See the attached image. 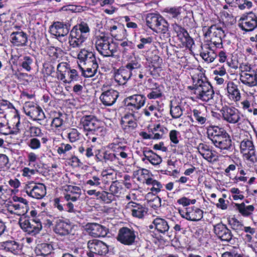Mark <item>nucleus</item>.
Here are the masks:
<instances>
[{
	"label": "nucleus",
	"mask_w": 257,
	"mask_h": 257,
	"mask_svg": "<svg viewBox=\"0 0 257 257\" xmlns=\"http://www.w3.org/2000/svg\"><path fill=\"white\" fill-rule=\"evenodd\" d=\"M81 195V188L76 186L66 185L63 187L61 196L52 200L53 206L60 212L76 213V202Z\"/></svg>",
	"instance_id": "1"
},
{
	"label": "nucleus",
	"mask_w": 257,
	"mask_h": 257,
	"mask_svg": "<svg viewBox=\"0 0 257 257\" xmlns=\"http://www.w3.org/2000/svg\"><path fill=\"white\" fill-rule=\"evenodd\" d=\"M80 124L83 128L85 135L84 140L92 143L100 140L101 137L106 135V128L93 115H85L80 120Z\"/></svg>",
	"instance_id": "2"
},
{
	"label": "nucleus",
	"mask_w": 257,
	"mask_h": 257,
	"mask_svg": "<svg viewBox=\"0 0 257 257\" xmlns=\"http://www.w3.org/2000/svg\"><path fill=\"white\" fill-rule=\"evenodd\" d=\"M192 85L188 86L187 89L195 97L204 102H209L213 99L214 91L212 86L207 80L204 73L200 71L196 75L192 77Z\"/></svg>",
	"instance_id": "3"
},
{
	"label": "nucleus",
	"mask_w": 257,
	"mask_h": 257,
	"mask_svg": "<svg viewBox=\"0 0 257 257\" xmlns=\"http://www.w3.org/2000/svg\"><path fill=\"white\" fill-rule=\"evenodd\" d=\"M206 133L209 140L222 154L232 152L233 146L231 137L223 127L210 125L207 128Z\"/></svg>",
	"instance_id": "4"
},
{
	"label": "nucleus",
	"mask_w": 257,
	"mask_h": 257,
	"mask_svg": "<svg viewBox=\"0 0 257 257\" xmlns=\"http://www.w3.org/2000/svg\"><path fill=\"white\" fill-rule=\"evenodd\" d=\"M142 67L140 59L135 57L130 59L126 64L114 71V80L119 85L125 84L132 77L136 78L137 72Z\"/></svg>",
	"instance_id": "5"
},
{
	"label": "nucleus",
	"mask_w": 257,
	"mask_h": 257,
	"mask_svg": "<svg viewBox=\"0 0 257 257\" xmlns=\"http://www.w3.org/2000/svg\"><path fill=\"white\" fill-rule=\"evenodd\" d=\"M203 31L204 36L209 38L208 43L216 48H223L222 40L225 37V34L220 24H213L208 27H204Z\"/></svg>",
	"instance_id": "6"
},
{
	"label": "nucleus",
	"mask_w": 257,
	"mask_h": 257,
	"mask_svg": "<svg viewBox=\"0 0 257 257\" xmlns=\"http://www.w3.org/2000/svg\"><path fill=\"white\" fill-rule=\"evenodd\" d=\"M57 78L64 83L81 80L77 71L73 68L67 62H61L57 66Z\"/></svg>",
	"instance_id": "7"
},
{
	"label": "nucleus",
	"mask_w": 257,
	"mask_h": 257,
	"mask_svg": "<svg viewBox=\"0 0 257 257\" xmlns=\"http://www.w3.org/2000/svg\"><path fill=\"white\" fill-rule=\"evenodd\" d=\"M138 235L137 228L128 225L119 228L116 238L122 244L131 246L136 244Z\"/></svg>",
	"instance_id": "8"
},
{
	"label": "nucleus",
	"mask_w": 257,
	"mask_h": 257,
	"mask_svg": "<svg viewBox=\"0 0 257 257\" xmlns=\"http://www.w3.org/2000/svg\"><path fill=\"white\" fill-rule=\"evenodd\" d=\"M237 25L244 33L253 31L257 28V14L252 11L244 13L237 20Z\"/></svg>",
	"instance_id": "9"
},
{
	"label": "nucleus",
	"mask_w": 257,
	"mask_h": 257,
	"mask_svg": "<svg viewBox=\"0 0 257 257\" xmlns=\"http://www.w3.org/2000/svg\"><path fill=\"white\" fill-rule=\"evenodd\" d=\"M94 40L96 49L100 55L106 57L113 56L114 51L111 49L110 37L107 34L101 33L95 35Z\"/></svg>",
	"instance_id": "10"
},
{
	"label": "nucleus",
	"mask_w": 257,
	"mask_h": 257,
	"mask_svg": "<svg viewBox=\"0 0 257 257\" xmlns=\"http://www.w3.org/2000/svg\"><path fill=\"white\" fill-rule=\"evenodd\" d=\"M19 224L25 232L31 236L36 235L42 229L40 220L30 219L28 216H21L19 220Z\"/></svg>",
	"instance_id": "11"
},
{
	"label": "nucleus",
	"mask_w": 257,
	"mask_h": 257,
	"mask_svg": "<svg viewBox=\"0 0 257 257\" xmlns=\"http://www.w3.org/2000/svg\"><path fill=\"white\" fill-rule=\"evenodd\" d=\"M171 27L173 33L176 34L183 47L189 49L192 48L194 44V41L186 28L181 25V23L175 21V23L171 24Z\"/></svg>",
	"instance_id": "12"
},
{
	"label": "nucleus",
	"mask_w": 257,
	"mask_h": 257,
	"mask_svg": "<svg viewBox=\"0 0 257 257\" xmlns=\"http://www.w3.org/2000/svg\"><path fill=\"white\" fill-rule=\"evenodd\" d=\"M71 26V24L68 21L54 22L50 26L49 32L59 41L62 42V38L67 36L69 33Z\"/></svg>",
	"instance_id": "13"
},
{
	"label": "nucleus",
	"mask_w": 257,
	"mask_h": 257,
	"mask_svg": "<svg viewBox=\"0 0 257 257\" xmlns=\"http://www.w3.org/2000/svg\"><path fill=\"white\" fill-rule=\"evenodd\" d=\"M147 97L143 94H136L126 97L123 100L124 105L132 112H137L145 104Z\"/></svg>",
	"instance_id": "14"
},
{
	"label": "nucleus",
	"mask_w": 257,
	"mask_h": 257,
	"mask_svg": "<svg viewBox=\"0 0 257 257\" xmlns=\"http://www.w3.org/2000/svg\"><path fill=\"white\" fill-rule=\"evenodd\" d=\"M220 112L222 119L230 124H235L241 121V112L236 107L225 105L222 106Z\"/></svg>",
	"instance_id": "15"
},
{
	"label": "nucleus",
	"mask_w": 257,
	"mask_h": 257,
	"mask_svg": "<svg viewBox=\"0 0 257 257\" xmlns=\"http://www.w3.org/2000/svg\"><path fill=\"white\" fill-rule=\"evenodd\" d=\"M29 197L36 199H41L46 195V187L43 183H30L26 184L23 190Z\"/></svg>",
	"instance_id": "16"
},
{
	"label": "nucleus",
	"mask_w": 257,
	"mask_h": 257,
	"mask_svg": "<svg viewBox=\"0 0 257 257\" xmlns=\"http://www.w3.org/2000/svg\"><path fill=\"white\" fill-rule=\"evenodd\" d=\"M74 225L68 219H59L55 222L54 231L61 236L74 234Z\"/></svg>",
	"instance_id": "17"
},
{
	"label": "nucleus",
	"mask_w": 257,
	"mask_h": 257,
	"mask_svg": "<svg viewBox=\"0 0 257 257\" xmlns=\"http://www.w3.org/2000/svg\"><path fill=\"white\" fill-rule=\"evenodd\" d=\"M190 120L192 123L199 125H204L208 119V115L206 107L204 105H198L190 109Z\"/></svg>",
	"instance_id": "18"
},
{
	"label": "nucleus",
	"mask_w": 257,
	"mask_h": 257,
	"mask_svg": "<svg viewBox=\"0 0 257 257\" xmlns=\"http://www.w3.org/2000/svg\"><path fill=\"white\" fill-rule=\"evenodd\" d=\"M25 114L33 120H42L45 115L41 107L33 102H26L23 107Z\"/></svg>",
	"instance_id": "19"
},
{
	"label": "nucleus",
	"mask_w": 257,
	"mask_h": 257,
	"mask_svg": "<svg viewBox=\"0 0 257 257\" xmlns=\"http://www.w3.org/2000/svg\"><path fill=\"white\" fill-rule=\"evenodd\" d=\"M214 232L222 241L233 244L234 242L233 235L226 226L222 223H219L214 226Z\"/></svg>",
	"instance_id": "20"
},
{
	"label": "nucleus",
	"mask_w": 257,
	"mask_h": 257,
	"mask_svg": "<svg viewBox=\"0 0 257 257\" xmlns=\"http://www.w3.org/2000/svg\"><path fill=\"white\" fill-rule=\"evenodd\" d=\"M17 30L13 32L10 36V40L12 44L15 47H22L28 45V35L22 30L21 26H15Z\"/></svg>",
	"instance_id": "21"
},
{
	"label": "nucleus",
	"mask_w": 257,
	"mask_h": 257,
	"mask_svg": "<svg viewBox=\"0 0 257 257\" xmlns=\"http://www.w3.org/2000/svg\"><path fill=\"white\" fill-rule=\"evenodd\" d=\"M178 211L182 217L190 221H199L203 217V210L195 206L179 209Z\"/></svg>",
	"instance_id": "22"
},
{
	"label": "nucleus",
	"mask_w": 257,
	"mask_h": 257,
	"mask_svg": "<svg viewBox=\"0 0 257 257\" xmlns=\"http://www.w3.org/2000/svg\"><path fill=\"white\" fill-rule=\"evenodd\" d=\"M253 69L250 66L245 65L244 70L239 73V80L242 84L249 88L257 86V81L253 73Z\"/></svg>",
	"instance_id": "23"
},
{
	"label": "nucleus",
	"mask_w": 257,
	"mask_h": 257,
	"mask_svg": "<svg viewBox=\"0 0 257 257\" xmlns=\"http://www.w3.org/2000/svg\"><path fill=\"white\" fill-rule=\"evenodd\" d=\"M126 208L131 213L133 217L142 219L147 214L148 208L145 204L131 201L127 203Z\"/></svg>",
	"instance_id": "24"
},
{
	"label": "nucleus",
	"mask_w": 257,
	"mask_h": 257,
	"mask_svg": "<svg viewBox=\"0 0 257 257\" xmlns=\"http://www.w3.org/2000/svg\"><path fill=\"white\" fill-rule=\"evenodd\" d=\"M212 147L205 143H200L197 149L199 154L203 159L207 162L213 164L219 161L218 156L215 153V150L212 149Z\"/></svg>",
	"instance_id": "25"
},
{
	"label": "nucleus",
	"mask_w": 257,
	"mask_h": 257,
	"mask_svg": "<svg viewBox=\"0 0 257 257\" xmlns=\"http://www.w3.org/2000/svg\"><path fill=\"white\" fill-rule=\"evenodd\" d=\"M88 248L90 250L89 254L94 253L97 255H105L109 251L108 246L104 242L93 239L89 240L87 243Z\"/></svg>",
	"instance_id": "26"
},
{
	"label": "nucleus",
	"mask_w": 257,
	"mask_h": 257,
	"mask_svg": "<svg viewBox=\"0 0 257 257\" xmlns=\"http://www.w3.org/2000/svg\"><path fill=\"white\" fill-rule=\"evenodd\" d=\"M69 32L70 34L68 38L69 47L73 48L80 47L86 40V36L79 32L77 27L75 26Z\"/></svg>",
	"instance_id": "27"
},
{
	"label": "nucleus",
	"mask_w": 257,
	"mask_h": 257,
	"mask_svg": "<svg viewBox=\"0 0 257 257\" xmlns=\"http://www.w3.org/2000/svg\"><path fill=\"white\" fill-rule=\"evenodd\" d=\"M218 49L207 43L201 46L200 56L205 62L207 63L212 62L217 57L216 50Z\"/></svg>",
	"instance_id": "28"
},
{
	"label": "nucleus",
	"mask_w": 257,
	"mask_h": 257,
	"mask_svg": "<svg viewBox=\"0 0 257 257\" xmlns=\"http://www.w3.org/2000/svg\"><path fill=\"white\" fill-rule=\"evenodd\" d=\"M86 226L89 234L94 237H105L108 232V228L98 223H88Z\"/></svg>",
	"instance_id": "29"
},
{
	"label": "nucleus",
	"mask_w": 257,
	"mask_h": 257,
	"mask_svg": "<svg viewBox=\"0 0 257 257\" xmlns=\"http://www.w3.org/2000/svg\"><path fill=\"white\" fill-rule=\"evenodd\" d=\"M119 96V92L113 89L103 91L99 97L101 103L105 106H110L115 103Z\"/></svg>",
	"instance_id": "30"
},
{
	"label": "nucleus",
	"mask_w": 257,
	"mask_h": 257,
	"mask_svg": "<svg viewBox=\"0 0 257 257\" xmlns=\"http://www.w3.org/2000/svg\"><path fill=\"white\" fill-rule=\"evenodd\" d=\"M108 30L111 36L117 41H122L127 36L124 25L118 22H115L109 27Z\"/></svg>",
	"instance_id": "31"
},
{
	"label": "nucleus",
	"mask_w": 257,
	"mask_h": 257,
	"mask_svg": "<svg viewBox=\"0 0 257 257\" xmlns=\"http://www.w3.org/2000/svg\"><path fill=\"white\" fill-rule=\"evenodd\" d=\"M225 89L226 90V95L229 99L235 102L240 100L241 93L238 86L233 81H228L227 82Z\"/></svg>",
	"instance_id": "32"
},
{
	"label": "nucleus",
	"mask_w": 257,
	"mask_h": 257,
	"mask_svg": "<svg viewBox=\"0 0 257 257\" xmlns=\"http://www.w3.org/2000/svg\"><path fill=\"white\" fill-rule=\"evenodd\" d=\"M112 151H114V154L118 165H123L127 160L131 159L132 156V151L128 146L114 148Z\"/></svg>",
	"instance_id": "33"
},
{
	"label": "nucleus",
	"mask_w": 257,
	"mask_h": 257,
	"mask_svg": "<svg viewBox=\"0 0 257 257\" xmlns=\"http://www.w3.org/2000/svg\"><path fill=\"white\" fill-rule=\"evenodd\" d=\"M0 248L14 254H19L21 253L22 246L15 240H8L0 242Z\"/></svg>",
	"instance_id": "34"
},
{
	"label": "nucleus",
	"mask_w": 257,
	"mask_h": 257,
	"mask_svg": "<svg viewBox=\"0 0 257 257\" xmlns=\"http://www.w3.org/2000/svg\"><path fill=\"white\" fill-rule=\"evenodd\" d=\"M26 133L28 134V137L40 138L43 145H46L49 141L48 136L44 134L41 128L33 125L32 123L27 126Z\"/></svg>",
	"instance_id": "35"
},
{
	"label": "nucleus",
	"mask_w": 257,
	"mask_h": 257,
	"mask_svg": "<svg viewBox=\"0 0 257 257\" xmlns=\"http://www.w3.org/2000/svg\"><path fill=\"white\" fill-rule=\"evenodd\" d=\"M242 109L248 113L257 116V100L254 96L248 97L240 102Z\"/></svg>",
	"instance_id": "36"
},
{
	"label": "nucleus",
	"mask_w": 257,
	"mask_h": 257,
	"mask_svg": "<svg viewBox=\"0 0 257 257\" xmlns=\"http://www.w3.org/2000/svg\"><path fill=\"white\" fill-rule=\"evenodd\" d=\"M16 114L14 115V118L17 120L16 122L15 127L12 129L8 125V123L6 122L2 123L0 126V134L4 135H8L10 134H17L20 132V115L18 113V111L16 110Z\"/></svg>",
	"instance_id": "37"
},
{
	"label": "nucleus",
	"mask_w": 257,
	"mask_h": 257,
	"mask_svg": "<svg viewBox=\"0 0 257 257\" xmlns=\"http://www.w3.org/2000/svg\"><path fill=\"white\" fill-rule=\"evenodd\" d=\"M66 53L60 47L50 46L47 49V54L49 56V61L52 63L59 62Z\"/></svg>",
	"instance_id": "38"
},
{
	"label": "nucleus",
	"mask_w": 257,
	"mask_h": 257,
	"mask_svg": "<svg viewBox=\"0 0 257 257\" xmlns=\"http://www.w3.org/2000/svg\"><path fill=\"white\" fill-rule=\"evenodd\" d=\"M19 62L20 66L23 69L30 72L35 67L37 60L33 55H25L21 57Z\"/></svg>",
	"instance_id": "39"
},
{
	"label": "nucleus",
	"mask_w": 257,
	"mask_h": 257,
	"mask_svg": "<svg viewBox=\"0 0 257 257\" xmlns=\"http://www.w3.org/2000/svg\"><path fill=\"white\" fill-rule=\"evenodd\" d=\"M77 58L79 62V63H78L79 67V65L82 66L83 64L92 62V61L96 60L94 53L85 49H81L80 51L77 55Z\"/></svg>",
	"instance_id": "40"
},
{
	"label": "nucleus",
	"mask_w": 257,
	"mask_h": 257,
	"mask_svg": "<svg viewBox=\"0 0 257 257\" xmlns=\"http://www.w3.org/2000/svg\"><path fill=\"white\" fill-rule=\"evenodd\" d=\"M240 150V152L246 155L248 158L255 156V149L253 142L247 139H245L241 141Z\"/></svg>",
	"instance_id": "41"
},
{
	"label": "nucleus",
	"mask_w": 257,
	"mask_h": 257,
	"mask_svg": "<svg viewBox=\"0 0 257 257\" xmlns=\"http://www.w3.org/2000/svg\"><path fill=\"white\" fill-rule=\"evenodd\" d=\"M85 144H81L78 148V152L84 157L87 159L91 158L94 156L95 146L91 144L92 142L86 141Z\"/></svg>",
	"instance_id": "42"
},
{
	"label": "nucleus",
	"mask_w": 257,
	"mask_h": 257,
	"mask_svg": "<svg viewBox=\"0 0 257 257\" xmlns=\"http://www.w3.org/2000/svg\"><path fill=\"white\" fill-rule=\"evenodd\" d=\"M233 207L236 211L244 217L250 216L254 210L253 205H246L244 202L241 203H233Z\"/></svg>",
	"instance_id": "43"
},
{
	"label": "nucleus",
	"mask_w": 257,
	"mask_h": 257,
	"mask_svg": "<svg viewBox=\"0 0 257 257\" xmlns=\"http://www.w3.org/2000/svg\"><path fill=\"white\" fill-rule=\"evenodd\" d=\"M160 58V57L159 55L155 54L154 56L149 57V59H147L148 61H150L151 65H149L150 74L154 78L160 75L158 72V70H161V67H159Z\"/></svg>",
	"instance_id": "44"
},
{
	"label": "nucleus",
	"mask_w": 257,
	"mask_h": 257,
	"mask_svg": "<svg viewBox=\"0 0 257 257\" xmlns=\"http://www.w3.org/2000/svg\"><path fill=\"white\" fill-rule=\"evenodd\" d=\"M54 249L52 242L41 243L38 244L35 247V252L38 256H45L51 254Z\"/></svg>",
	"instance_id": "45"
},
{
	"label": "nucleus",
	"mask_w": 257,
	"mask_h": 257,
	"mask_svg": "<svg viewBox=\"0 0 257 257\" xmlns=\"http://www.w3.org/2000/svg\"><path fill=\"white\" fill-rule=\"evenodd\" d=\"M166 13V17L170 21H172L173 23L181 22L182 21V17L181 16V8L180 7H172L166 8L165 10Z\"/></svg>",
	"instance_id": "46"
},
{
	"label": "nucleus",
	"mask_w": 257,
	"mask_h": 257,
	"mask_svg": "<svg viewBox=\"0 0 257 257\" xmlns=\"http://www.w3.org/2000/svg\"><path fill=\"white\" fill-rule=\"evenodd\" d=\"M229 6L237 7L240 10H249L253 6L252 2L249 0H225Z\"/></svg>",
	"instance_id": "47"
},
{
	"label": "nucleus",
	"mask_w": 257,
	"mask_h": 257,
	"mask_svg": "<svg viewBox=\"0 0 257 257\" xmlns=\"http://www.w3.org/2000/svg\"><path fill=\"white\" fill-rule=\"evenodd\" d=\"M155 229L160 233L165 234L169 229V225L167 221L164 218L157 217L154 219L153 222Z\"/></svg>",
	"instance_id": "48"
},
{
	"label": "nucleus",
	"mask_w": 257,
	"mask_h": 257,
	"mask_svg": "<svg viewBox=\"0 0 257 257\" xmlns=\"http://www.w3.org/2000/svg\"><path fill=\"white\" fill-rule=\"evenodd\" d=\"M166 127H163L160 124L154 125L153 128H148V133H151L153 140H159L164 138V135L167 132Z\"/></svg>",
	"instance_id": "49"
},
{
	"label": "nucleus",
	"mask_w": 257,
	"mask_h": 257,
	"mask_svg": "<svg viewBox=\"0 0 257 257\" xmlns=\"http://www.w3.org/2000/svg\"><path fill=\"white\" fill-rule=\"evenodd\" d=\"M153 31L157 33H161L167 37H170V33L169 31V24L168 22L162 17L160 18L159 24H157L156 27Z\"/></svg>",
	"instance_id": "50"
},
{
	"label": "nucleus",
	"mask_w": 257,
	"mask_h": 257,
	"mask_svg": "<svg viewBox=\"0 0 257 257\" xmlns=\"http://www.w3.org/2000/svg\"><path fill=\"white\" fill-rule=\"evenodd\" d=\"M122 128L124 133L129 134L130 136H134L137 132V129L138 127L137 119L131 120L128 122H125L121 124Z\"/></svg>",
	"instance_id": "51"
},
{
	"label": "nucleus",
	"mask_w": 257,
	"mask_h": 257,
	"mask_svg": "<svg viewBox=\"0 0 257 257\" xmlns=\"http://www.w3.org/2000/svg\"><path fill=\"white\" fill-rule=\"evenodd\" d=\"M110 193L114 197V200H115V197H122L123 195V189L120 182L118 181H113L109 187Z\"/></svg>",
	"instance_id": "52"
},
{
	"label": "nucleus",
	"mask_w": 257,
	"mask_h": 257,
	"mask_svg": "<svg viewBox=\"0 0 257 257\" xmlns=\"http://www.w3.org/2000/svg\"><path fill=\"white\" fill-rule=\"evenodd\" d=\"M162 18V16L160 14L154 13L148 14L146 18L147 25L154 31L157 24H159L160 18Z\"/></svg>",
	"instance_id": "53"
},
{
	"label": "nucleus",
	"mask_w": 257,
	"mask_h": 257,
	"mask_svg": "<svg viewBox=\"0 0 257 257\" xmlns=\"http://www.w3.org/2000/svg\"><path fill=\"white\" fill-rule=\"evenodd\" d=\"M114 151L105 150L102 152L104 162L106 163H111L112 164L118 166L117 159L116 158Z\"/></svg>",
	"instance_id": "54"
},
{
	"label": "nucleus",
	"mask_w": 257,
	"mask_h": 257,
	"mask_svg": "<svg viewBox=\"0 0 257 257\" xmlns=\"http://www.w3.org/2000/svg\"><path fill=\"white\" fill-rule=\"evenodd\" d=\"M29 139H26L27 145L32 150H36L42 148V142L41 139L38 137H29Z\"/></svg>",
	"instance_id": "55"
},
{
	"label": "nucleus",
	"mask_w": 257,
	"mask_h": 257,
	"mask_svg": "<svg viewBox=\"0 0 257 257\" xmlns=\"http://www.w3.org/2000/svg\"><path fill=\"white\" fill-rule=\"evenodd\" d=\"M28 204H22V203H13L11 205L15 211H16V214L24 216L27 213H28Z\"/></svg>",
	"instance_id": "56"
},
{
	"label": "nucleus",
	"mask_w": 257,
	"mask_h": 257,
	"mask_svg": "<svg viewBox=\"0 0 257 257\" xmlns=\"http://www.w3.org/2000/svg\"><path fill=\"white\" fill-rule=\"evenodd\" d=\"M101 176L94 175L91 176L85 182V185L88 187H99L101 185Z\"/></svg>",
	"instance_id": "57"
},
{
	"label": "nucleus",
	"mask_w": 257,
	"mask_h": 257,
	"mask_svg": "<svg viewBox=\"0 0 257 257\" xmlns=\"http://www.w3.org/2000/svg\"><path fill=\"white\" fill-rule=\"evenodd\" d=\"M73 149L72 146L64 143H61L59 145L55 147L54 150L60 156L62 155H65L68 152L71 151Z\"/></svg>",
	"instance_id": "58"
},
{
	"label": "nucleus",
	"mask_w": 257,
	"mask_h": 257,
	"mask_svg": "<svg viewBox=\"0 0 257 257\" xmlns=\"http://www.w3.org/2000/svg\"><path fill=\"white\" fill-rule=\"evenodd\" d=\"M153 42V38L151 36H147L146 37L141 36L140 37V42L137 45L138 49L142 50L149 47Z\"/></svg>",
	"instance_id": "59"
},
{
	"label": "nucleus",
	"mask_w": 257,
	"mask_h": 257,
	"mask_svg": "<svg viewBox=\"0 0 257 257\" xmlns=\"http://www.w3.org/2000/svg\"><path fill=\"white\" fill-rule=\"evenodd\" d=\"M127 142L123 138L116 137L113 138L111 143L109 144L108 147L113 150L114 148H119L120 147H124L127 146L126 145Z\"/></svg>",
	"instance_id": "60"
},
{
	"label": "nucleus",
	"mask_w": 257,
	"mask_h": 257,
	"mask_svg": "<svg viewBox=\"0 0 257 257\" xmlns=\"http://www.w3.org/2000/svg\"><path fill=\"white\" fill-rule=\"evenodd\" d=\"M92 68L82 67L79 65V69L81 71V76L85 78L92 77L94 76L97 72V69L95 67V65H93Z\"/></svg>",
	"instance_id": "61"
},
{
	"label": "nucleus",
	"mask_w": 257,
	"mask_h": 257,
	"mask_svg": "<svg viewBox=\"0 0 257 257\" xmlns=\"http://www.w3.org/2000/svg\"><path fill=\"white\" fill-rule=\"evenodd\" d=\"M67 137L71 143H74L80 139L81 134L76 128H69L67 131Z\"/></svg>",
	"instance_id": "62"
},
{
	"label": "nucleus",
	"mask_w": 257,
	"mask_h": 257,
	"mask_svg": "<svg viewBox=\"0 0 257 257\" xmlns=\"http://www.w3.org/2000/svg\"><path fill=\"white\" fill-rule=\"evenodd\" d=\"M150 92L147 94V97L149 99H156L160 98L163 96V91L161 89V85L157 87L153 88L149 90Z\"/></svg>",
	"instance_id": "63"
},
{
	"label": "nucleus",
	"mask_w": 257,
	"mask_h": 257,
	"mask_svg": "<svg viewBox=\"0 0 257 257\" xmlns=\"http://www.w3.org/2000/svg\"><path fill=\"white\" fill-rule=\"evenodd\" d=\"M170 114L173 118H180L183 114V109L179 104L173 105L171 103L170 104Z\"/></svg>",
	"instance_id": "64"
}]
</instances>
